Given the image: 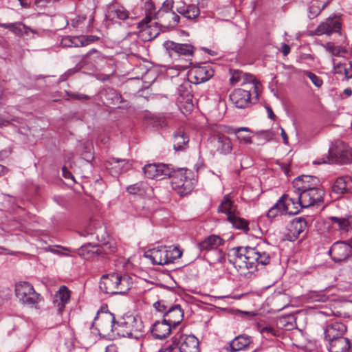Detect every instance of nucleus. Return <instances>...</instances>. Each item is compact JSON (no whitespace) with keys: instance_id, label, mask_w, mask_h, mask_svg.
<instances>
[{"instance_id":"1","label":"nucleus","mask_w":352,"mask_h":352,"mask_svg":"<svg viewBox=\"0 0 352 352\" xmlns=\"http://www.w3.org/2000/svg\"><path fill=\"white\" fill-rule=\"evenodd\" d=\"M268 244L263 242L255 247H235L230 250L232 253L229 255L232 258L229 262L235 267H241V263L245 265L247 269L254 270L258 265H267L270 263L271 254Z\"/></svg>"},{"instance_id":"2","label":"nucleus","mask_w":352,"mask_h":352,"mask_svg":"<svg viewBox=\"0 0 352 352\" xmlns=\"http://www.w3.org/2000/svg\"><path fill=\"white\" fill-rule=\"evenodd\" d=\"M130 280L127 275L122 276L116 273L104 274L101 278L99 288L104 294L124 295L131 288Z\"/></svg>"},{"instance_id":"3","label":"nucleus","mask_w":352,"mask_h":352,"mask_svg":"<svg viewBox=\"0 0 352 352\" xmlns=\"http://www.w3.org/2000/svg\"><path fill=\"white\" fill-rule=\"evenodd\" d=\"M292 183L300 195L302 206L306 208H318L324 202V191L321 188L309 187L303 184L302 177H295Z\"/></svg>"},{"instance_id":"4","label":"nucleus","mask_w":352,"mask_h":352,"mask_svg":"<svg viewBox=\"0 0 352 352\" xmlns=\"http://www.w3.org/2000/svg\"><path fill=\"white\" fill-rule=\"evenodd\" d=\"M143 333L144 324L138 317L129 316L117 322V335L120 337L138 340Z\"/></svg>"},{"instance_id":"5","label":"nucleus","mask_w":352,"mask_h":352,"mask_svg":"<svg viewBox=\"0 0 352 352\" xmlns=\"http://www.w3.org/2000/svg\"><path fill=\"white\" fill-rule=\"evenodd\" d=\"M15 294L22 304L30 307H37L38 302L43 300L32 285L25 281L15 285Z\"/></svg>"},{"instance_id":"6","label":"nucleus","mask_w":352,"mask_h":352,"mask_svg":"<svg viewBox=\"0 0 352 352\" xmlns=\"http://www.w3.org/2000/svg\"><path fill=\"white\" fill-rule=\"evenodd\" d=\"M115 316L108 310H104L102 307L98 311L94 321L91 324V329L95 325L99 332L102 331L108 336L110 333H116L117 334V322Z\"/></svg>"},{"instance_id":"7","label":"nucleus","mask_w":352,"mask_h":352,"mask_svg":"<svg viewBox=\"0 0 352 352\" xmlns=\"http://www.w3.org/2000/svg\"><path fill=\"white\" fill-rule=\"evenodd\" d=\"M116 243L111 240L100 245L87 244L82 245L79 250V254L85 258H90L95 256H103L104 254H109L116 251Z\"/></svg>"},{"instance_id":"8","label":"nucleus","mask_w":352,"mask_h":352,"mask_svg":"<svg viewBox=\"0 0 352 352\" xmlns=\"http://www.w3.org/2000/svg\"><path fill=\"white\" fill-rule=\"evenodd\" d=\"M328 254L336 263L346 261L352 256L351 239L349 241H338L334 242L329 248Z\"/></svg>"},{"instance_id":"9","label":"nucleus","mask_w":352,"mask_h":352,"mask_svg":"<svg viewBox=\"0 0 352 352\" xmlns=\"http://www.w3.org/2000/svg\"><path fill=\"white\" fill-rule=\"evenodd\" d=\"M164 45L168 51L169 55L171 57L184 56L187 58L186 59V65L183 66L184 67H186L192 63L191 59L189 58L194 54L195 47L192 45L167 41L164 43Z\"/></svg>"},{"instance_id":"10","label":"nucleus","mask_w":352,"mask_h":352,"mask_svg":"<svg viewBox=\"0 0 352 352\" xmlns=\"http://www.w3.org/2000/svg\"><path fill=\"white\" fill-rule=\"evenodd\" d=\"M346 326L341 322L329 323L324 329V338L327 343L344 337L346 333Z\"/></svg>"},{"instance_id":"11","label":"nucleus","mask_w":352,"mask_h":352,"mask_svg":"<svg viewBox=\"0 0 352 352\" xmlns=\"http://www.w3.org/2000/svg\"><path fill=\"white\" fill-rule=\"evenodd\" d=\"M214 70L210 65H201L192 67L189 72L190 82L200 84L208 80L214 76Z\"/></svg>"},{"instance_id":"12","label":"nucleus","mask_w":352,"mask_h":352,"mask_svg":"<svg viewBox=\"0 0 352 352\" xmlns=\"http://www.w3.org/2000/svg\"><path fill=\"white\" fill-rule=\"evenodd\" d=\"M171 178V186L173 189L177 191L181 196L186 195L190 192L197 183L195 177Z\"/></svg>"},{"instance_id":"13","label":"nucleus","mask_w":352,"mask_h":352,"mask_svg":"<svg viewBox=\"0 0 352 352\" xmlns=\"http://www.w3.org/2000/svg\"><path fill=\"white\" fill-rule=\"evenodd\" d=\"M143 173L148 176H172L176 171L170 164L154 163L145 165Z\"/></svg>"},{"instance_id":"14","label":"nucleus","mask_w":352,"mask_h":352,"mask_svg":"<svg viewBox=\"0 0 352 352\" xmlns=\"http://www.w3.org/2000/svg\"><path fill=\"white\" fill-rule=\"evenodd\" d=\"M341 23L336 17L327 18L325 21L321 23L314 30V34L320 36L322 34L330 35L333 32H340Z\"/></svg>"},{"instance_id":"15","label":"nucleus","mask_w":352,"mask_h":352,"mask_svg":"<svg viewBox=\"0 0 352 352\" xmlns=\"http://www.w3.org/2000/svg\"><path fill=\"white\" fill-rule=\"evenodd\" d=\"M307 227V222L304 217L294 219L290 223L286 239L289 241H294L298 238Z\"/></svg>"},{"instance_id":"16","label":"nucleus","mask_w":352,"mask_h":352,"mask_svg":"<svg viewBox=\"0 0 352 352\" xmlns=\"http://www.w3.org/2000/svg\"><path fill=\"white\" fill-rule=\"evenodd\" d=\"M230 98L237 108L243 109L251 103V93L250 90L236 89L230 94Z\"/></svg>"},{"instance_id":"17","label":"nucleus","mask_w":352,"mask_h":352,"mask_svg":"<svg viewBox=\"0 0 352 352\" xmlns=\"http://www.w3.org/2000/svg\"><path fill=\"white\" fill-rule=\"evenodd\" d=\"M164 320H166L174 329L183 320L184 311L179 305H171L168 311L164 314Z\"/></svg>"},{"instance_id":"18","label":"nucleus","mask_w":352,"mask_h":352,"mask_svg":"<svg viewBox=\"0 0 352 352\" xmlns=\"http://www.w3.org/2000/svg\"><path fill=\"white\" fill-rule=\"evenodd\" d=\"M179 352H199V342L193 335H183L179 332Z\"/></svg>"},{"instance_id":"19","label":"nucleus","mask_w":352,"mask_h":352,"mask_svg":"<svg viewBox=\"0 0 352 352\" xmlns=\"http://www.w3.org/2000/svg\"><path fill=\"white\" fill-rule=\"evenodd\" d=\"M104 165L106 168L111 170V175L124 174L126 170L130 169L131 166V164L127 160L116 157H112L108 160L105 162Z\"/></svg>"},{"instance_id":"20","label":"nucleus","mask_w":352,"mask_h":352,"mask_svg":"<svg viewBox=\"0 0 352 352\" xmlns=\"http://www.w3.org/2000/svg\"><path fill=\"white\" fill-rule=\"evenodd\" d=\"M174 328L163 318L162 321H156L152 325L151 331L153 337L157 340L166 338Z\"/></svg>"},{"instance_id":"21","label":"nucleus","mask_w":352,"mask_h":352,"mask_svg":"<svg viewBox=\"0 0 352 352\" xmlns=\"http://www.w3.org/2000/svg\"><path fill=\"white\" fill-rule=\"evenodd\" d=\"M69 300L70 291L66 286H60L59 289L56 292L53 301L58 314L60 315L62 314L65 308V305L69 302Z\"/></svg>"},{"instance_id":"22","label":"nucleus","mask_w":352,"mask_h":352,"mask_svg":"<svg viewBox=\"0 0 352 352\" xmlns=\"http://www.w3.org/2000/svg\"><path fill=\"white\" fill-rule=\"evenodd\" d=\"M164 247H158L148 250L144 253V256L149 258L153 264L164 265L168 264V258Z\"/></svg>"},{"instance_id":"23","label":"nucleus","mask_w":352,"mask_h":352,"mask_svg":"<svg viewBox=\"0 0 352 352\" xmlns=\"http://www.w3.org/2000/svg\"><path fill=\"white\" fill-rule=\"evenodd\" d=\"M283 208L285 214L289 215L298 214L302 209L306 208L302 206L298 192H297V197L295 198L289 197L287 195V197L283 201Z\"/></svg>"},{"instance_id":"24","label":"nucleus","mask_w":352,"mask_h":352,"mask_svg":"<svg viewBox=\"0 0 352 352\" xmlns=\"http://www.w3.org/2000/svg\"><path fill=\"white\" fill-rule=\"evenodd\" d=\"M326 346L329 352H352V344L346 337L327 343Z\"/></svg>"},{"instance_id":"25","label":"nucleus","mask_w":352,"mask_h":352,"mask_svg":"<svg viewBox=\"0 0 352 352\" xmlns=\"http://www.w3.org/2000/svg\"><path fill=\"white\" fill-rule=\"evenodd\" d=\"M212 142L217 151L221 154H228L232 150L230 139L223 134H217L212 138Z\"/></svg>"},{"instance_id":"26","label":"nucleus","mask_w":352,"mask_h":352,"mask_svg":"<svg viewBox=\"0 0 352 352\" xmlns=\"http://www.w3.org/2000/svg\"><path fill=\"white\" fill-rule=\"evenodd\" d=\"M252 342L250 336L245 334H241L234 338L230 342V345L226 350L228 352H236L241 351L248 347Z\"/></svg>"},{"instance_id":"27","label":"nucleus","mask_w":352,"mask_h":352,"mask_svg":"<svg viewBox=\"0 0 352 352\" xmlns=\"http://www.w3.org/2000/svg\"><path fill=\"white\" fill-rule=\"evenodd\" d=\"M332 190L340 195L352 193V177H337L332 186Z\"/></svg>"},{"instance_id":"28","label":"nucleus","mask_w":352,"mask_h":352,"mask_svg":"<svg viewBox=\"0 0 352 352\" xmlns=\"http://www.w3.org/2000/svg\"><path fill=\"white\" fill-rule=\"evenodd\" d=\"M224 241L217 235H210L202 241L197 244V248L201 252L204 251L216 249L219 246L223 245Z\"/></svg>"},{"instance_id":"29","label":"nucleus","mask_w":352,"mask_h":352,"mask_svg":"<svg viewBox=\"0 0 352 352\" xmlns=\"http://www.w3.org/2000/svg\"><path fill=\"white\" fill-rule=\"evenodd\" d=\"M328 219L332 226H336L341 232H348L352 228V217L351 216L341 217L331 216L328 217Z\"/></svg>"},{"instance_id":"30","label":"nucleus","mask_w":352,"mask_h":352,"mask_svg":"<svg viewBox=\"0 0 352 352\" xmlns=\"http://www.w3.org/2000/svg\"><path fill=\"white\" fill-rule=\"evenodd\" d=\"M189 142V138L182 129H179L174 133L173 147L175 151H182L185 148Z\"/></svg>"},{"instance_id":"31","label":"nucleus","mask_w":352,"mask_h":352,"mask_svg":"<svg viewBox=\"0 0 352 352\" xmlns=\"http://www.w3.org/2000/svg\"><path fill=\"white\" fill-rule=\"evenodd\" d=\"M344 156H345V155L343 153V152H342V153H339L336 151L333 148H330L329 149V155L327 157V160L322 158V160L314 161V164H339L342 162Z\"/></svg>"},{"instance_id":"32","label":"nucleus","mask_w":352,"mask_h":352,"mask_svg":"<svg viewBox=\"0 0 352 352\" xmlns=\"http://www.w3.org/2000/svg\"><path fill=\"white\" fill-rule=\"evenodd\" d=\"M228 220L234 228L241 230L245 233H248L250 230L248 221L240 217L236 212L232 216H229Z\"/></svg>"},{"instance_id":"33","label":"nucleus","mask_w":352,"mask_h":352,"mask_svg":"<svg viewBox=\"0 0 352 352\" xmlns=\"http://www.w3.org/2000/svg\"><path fill=\"white\" fill-rule=\"evenodd\" d=\"M287 197V195L284 194L278 201L272 206L267 213V216L270 219H274L278 214H285V212L283 208V201Z\"/></svg>"},{"instance_id":"34","label":"nucleus","mask_w":352,"mask_h":352,"mask_svg":"<svg viewBox=\"0 0 352 352\" xmlns=\"http://www.w3.org/2000/svg\"><path fill=\"white\" fill-rule=\"evenodd\" d=\"M218 212L225 213L227 216V219H228L229 216H232L236 212V207L228 195L223 197V201L218 207Z\"/></svg>"},{"instance_id":"35","label":"nucleus","mask_w":352,"mask_h":352,"mask_svg":"<svg viewBox=\"0 0 352 352\" xmlns=\"http://www.w3.org/2000/svg\"><path fill=\"white\" fill-rule=\"evenodd\" d=\"M244 83L252 84L254 93L255 94V100H258L261 87V85L260 84V82L252 74L244 73L243 78H242V84Z\"/></svg>"},{"instance_id":"36","label":"nucleus","mask_w":352,"mask_h":352,"mask_svg":"<svg viewBox=\"0 0 352 352\" xmlns=\"http://www.w3.org/2000/svg\"><path fill=\"white\" fill-rule=\"evenodd\" d=\"M190 85L188 83L181 85L178 89L177 92L179 94L178 100L180 102L184 101L186 103L191 102L192 95L189 89Z\"/></svg>"},{"instance_id":"37","label":"nucleus","mask_w":352,"mask_h":352,"mask_svg":"<svg viewBox=\"0 0 352 352\" xmlns=\"http://www.w3.org/2000/svg\"><path fill=\"white\" fill-rule=\"evenodd\" d=\"M80 181H78L76 179V177H64V180L60 179V182L63 184L65 185L68 188H71L74 189V190L80 192L81 190L83 189V186L81 184V179L82 177H79Z\"/></svg>"},{"instance_id":"38","label":"nucleus","mask_w":352,"mask_h":352,"mask_svg":"<svg viewBox=\"0 0 352 352\" xmlns=\"http://www.w3.org/2000/svg\"><path fill=\"white\" fill-rule=\"evenodd\" d=\"M110 12L120 20H126L129 18V12L122 6L113 5Z\"/></svg>"},{"instance_id":"39","label":"nucleus","mask_w":352,"mask_h":352,"mask_svg":"<svg viewBox=\"0 0 352 352\" xmlns=\"http://www.w3.org/2000/svg\"><path fill=\"white\" fill-rule=\"evenodd\" d=\"M105 97L111 104H119L122 102L121 95L115 89L109 88L105 90Z\"/></svg>"},{"instance_id":"40","label":"nucleus","mask_w":352,"mask_h":352,"mask_svg":"<svg viewBox=\"0 0 352 352\" xmlns=\"http://www.w3.org/2000/svg\"><path fill=\"white\" fill-rule=\"evenodd\" d=\"M154 24L155 25L152 23L149 25H147L146 28L143 30V34L147 35L146 39L148 41L154 39L160 33V28L158 26L157 23L155 22Z\"/></svg>"},{"instance_id":"41","label":"nucleus","mask_w":352,"mask_h":352,"mask_svg":"<svg viewBox=\"0 0 352 352\" xmlns=\"http://www.w3.org/2000/svg\"><path fill=\"white\" fill-rule=\"evenodd\" d=\"M332 0H327L322 6L319 5H316L315 3H312L309 7V17L310 19H314L318 15L320 14L321 11L324 10L331 1Z\"/></svg>"},{"instance_id":"42","label":"nucleus","mask_w":352,"mask_h":352,"mask_svg":"<svg viewBox=\"0 0 352 352\" xmlns=\"http://www.w3.org/2000/svg\"><path fill=\"white\" fill-rule=\"evenodd\" d=\"M23 23L16 22V23H0V26L8 29L14 33L16 35H20L23 32L22 29Z\"/></svg>"},{"instance_id":"43","label":"nucleus","mask_w":352,"mask_h":352,"mask_svg":"<svg viewBox=\"0 0 352 352\" xmlns=\"http://www.w3.org/2000/svg\"><path fill=\"white\" fill-rule=\"evenodd\" d=\"M229 73L230 75V82L232 85H234L242 81L244 73H243L241 71L238 69H230Z\"/></svg>"},{"instance_id":"44","label":"nucleus","mask_w":352,"mask_h":352,"mask_svg":"<svg viewBox=\"0 0 352 352\" xmlns=\"http://www.w3.org/2000/svg\"><path fill=\"white\" fill-rule=\"evenodd\" d=\"M146 184L141 182L129 186L126 188L127 192L133 195H142L145 192Z\"/></svg>"},{"instance_id":"45","label":"nucleus","mask_w":352,"mask_h":352,"mask_svg":"<svg viewBox=\"0 0 352 352\" xmlns=\"http://www.w3.org/2000/svg\"><path fill=\"white\" fill-rule=\"evenodd\" d=\"M200 11L195 5H188L186 8L185 17L189 19H194L199 15Z\"/></svg>"},{"instance_id":"46","label":"nucleus","mask_w":352,"mask_h":352,"mask_svg":"<svg viewBox=\"0 0 352 352\" xmlns=\"http://www.w3.org/2000/svg\"><path fill=\"white\" fill-rule=\"evenodd\" d=\"M166 253L168 254V263H173L175 259L179 258L182 255V251L177 247H174L169 250H166Z\"/></svg>"},{"instance_id":"47","label":"nucleus","mask_w":352,"mask_h":352,"mask_svg":"<svg viewBox=\"0 0 352 352\" xmlns=\"http://www.w3.org/2000/svg\"><path fill=\"white\" fill-rule=\"evenodd\" d=\"M79 38H80V36H76V37L67 36V37L63 38L61 43L63 44V45H64L65 47H81L80 45V39H79Z\"/></svg>"},{"instance_id":"48","label":"nucleus","mask_w":352,"mask_h":352,"mask_svg":"<svg viewBox=\"0 0 352 352\" xmlns=\"http://www.w3.org/2000/svg\"><path fill=\"white\" fill-rule=\"evenodd\" d=\"M81 47L89 45L99 40V37L94 35L81 36L79 38Z\"/></svg>"},{"instance_id":"49","label":"nucleus","mask_w":352,"mask_h":352,"mask_svg":"<svg viewBox=\"0 0 352 352\" xmlns=\"http://www.w3.org/2000/svg\"><path fill=\"white\" fill-rule=\"evenodd\" d=\"M166 2H164L163 3V7H162V10L163 11L166 12V18H171L173 19V22L175 24H177L179 21V16L178 15H177L175 12H168V10L169 9V4L170 3L168 2L167 5H166Z\"/></svg>"},{"instance_id":"50","label":"nucleus","mask_w":352,"mask_h":352,"mask_svg":"<svg viewBox=\"0 0 352 352\" xmlns=\"http://www.w3.org/2000/svg\"><path fill=\"white\" fill-rule=\"evenodd\" d=\"M304 73L311 80V82L316 87H321V85H322V80L320 78H319L315 74L309 71H305Z\"/></svg>"},{"instance_id":"51","label":"nucleus","mask_w":352,"mask_h":352,"mask_svg":"<svg viewBox=\"0 0 352 352\" xmlns=\"http://www.w3.org/2000/svg\"><path fill=\"white\" fill-rule=\"evenodd\" d=\"M179 332L175 334L172 338V343L166 346V348H162V349H168L169 352H173V351L177 347L179 346Z\"/></svg>"},{"instance_id":"52","label":"nucleus","mask_w":352,"mask_h":352,"mask_svg":"<svg viewBox=\"0 0 352 352\" xmlns=\"http://www.w3.org/2000/svg\"><path fill=\"white\" fill-rule=\"evenodd\" d=\"M326 49L335 56H338L341 52V48L338 46L334 45L332 43H328L326 45Z\"/></svg>"},{"instance_id":"53","label":"nucleus","mask_w":352,"mask_h":352,"mask_svg":"<svg viewBox=\"0 0 352 352\" xmlns=\"http://www.w3.org/2000/svg\"><path fill=\"white\" fill-rule=\"evenodd\" d=\"M257 136L260 139H263L265 141H270L273 138L274 133L270 131H261L257 133Z\"/></svg>"},{"instance_id":"54","label":"nucleus","mask_w":352,"mask_h":352,"mask_svg":"<svg viewBox=\"0 0 352 352\" xmlns=\"http://www.w3.org/2000/svg\"><path fill=\"white\" fill-rule=\"evenodd\" d=\"M153 307L155 309L162 313L163 314L168 311V307L165 305V302L163 300H158L153 304Z\"/></svg>"},{"instance_id":"55","label":"nucleus","mask_w":352,"mask_h":352,"mask_svg":"<svg viewBox=\"0 0 352 352\" xmlns=\"http://www.w3.org/2000/svg\"><path fill=\"white\" fill-rule=\"evenodd\" d=\"M67 96L70 98L78 100H87L90 98V97L87 95L80 94V93H69L67 92Z\"/></svg>"},{"instance_id":"56","label":"nucleus","mask_w":352,"mask_h":352,"mask_svg":"<svg viewBox=\"0 0 352 352\" xmlns=\"http://www.w3.org/2000/svg\"><path fill=\"white\" fill-rule=\"evenodd\" d=\"M332 63L333 65V71L336 74H342L344 72V69H347L345 65L343 63H336L335 59L332 58Z\"/></svg>"},{"instance_id":"57","label":"nucleus","mask_w":352,"mask_h":352,"mask_svg":"<svg viewBox=\"0 0 352 352\" xmlns=\"http://www.w3.org/2000/svg\"><path fill=\"white\" fill-rule=\"evenodd\" d=\"M233 133L235 134L236 138L241 142H243L245 143H251V137L248 135H243L241 134V133L237 132V131H232Z\"/></svg>"},{"instance_id":"58","label":"nucleus","mask_w":352,"mask_h":352,"mask_svg":"<svg viewBox=\"0 0 352 352\" xmlns=\"http://www.w3.org/2000/svg\"><path fill=\"white\" fill-rule=\"evenodd\" d=\"M86 19L85 16H77L72 21V25L73 27H78L80 23H83Z\"/></svg>"},{"instance_id":"59","label":"nucleus","mask_w":352,"mask_h":352,"mask_svg":"<svg viewBox=\"0 0 352 352\" xmlns=\"http://www.w3.org/2000/svg\"><path fill=\"white\" fill-rule=\"evenodd\" d=\"M54 0H34V5L38 8H44L48 3H53Z\"/></svg>"},{"instance_id":"60","label":"nucleus","mask_w":352,"mask_h":352,"mask_svg":"<svg viewBox=\"0 0 352 352\" xmlns=\"http://www.w3.org/2000/svg\"><path fill=\"white\" fill-rule=\"evenodd\" d=\"M74 73V71L72 69H69L65 73L62 74L60 76L59 80L60 81H65L71 75H72Z\"/></svg>"},{"instance_id":"61","label":"nucleus","mask_w":352,"mask_h":352,"mask_svg":"<svg viewBox=\"0 0 352 352\" xmlns=\"http://www.w3.org/2000/svg\"><path fill=\"white\" fill-rule=\"evenodd\" d=\"M195 168L196 169L197 174H201L204 173L203 170L206 169V167L202 163H199L195 164Z\"/></svg>"},{"instance_id":"62","label":"nucleus","mask_w":352,"mask_h":352,"mask_svg":"<svg viewBox=\"0 0 352 352\" xmlns=\"http://www.w3.org/2000/svg\"><path fill=\"white\" fill-rule=\"evenodd\" d=\"M105 352H118V347L114 344H109L106 347Z\"/></svg>"},{"instance_id":"63","label":"nucleus","mask_w":352,"mask_h":352,"mask_svg":"<svg viewBox=\"0 0 352 352\" xmlns=\"http://www.w3.org/2000/svg\"><path fill=\"white\" fill-rule=\"evenodd\" d=\"M344 69V75L347 79L352 78V62H350V67Z\"/></svg>"},{"instance_id":"64","label":"nucleus","mask_w":352,"mask_h":352,"mask_svg":"<svg viewBox=\"0 0 352 352\" xmlns=\"http://www.w3.org/2000/svg\"><path fill=\"white\" fill-rule=\"evenodd\" d=\"M281 52L283 54L284 56H287L290 52V47L283 43L281 46Z\"/></svg>"}]
</instances>
